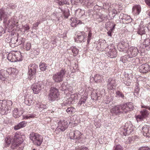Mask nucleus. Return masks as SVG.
<instances>
[{"label": "nucleus", "instance_id": "15", "mask_svg": "<svg viewBox=\"0 0 150 150\" xmlns=\"http://www.w3.org/2000/svg\"><path fill=\"white\" fill-rule=\"evenodd\" d=\"M138 51L137 48L132 47L129 49V51L128 52V55L130 58L136 56L138 54Z\"/></svg>", "mask_w": 150, "mask_h": 150}, {"label": "nucleus", "instance_id": "39", "mask_svg": "<svg viewBox=\"0 0 150 150\" xmlns=\"http://www.w3.org/2000/svg\"><path fill=\"white\" fill-rule=\"evenodd\" d=\"M145 27L140 26V28L138 31V33L141 35L144 34L145 33Z\"/></svg>", "mask_w": 150, "mask_h": 150}, {"label": "nucleus", "instance_id": "52", "mask_svg": "<svg viewBox=\"0 0 150 150\" xmlns=\"http://www.w3.org/2000/svg\"><path fill=\"white\" fill-rule=\"evenodd\" d=\"M92 33H91V31L90 30L88 34V40L87 41V43L88 44H89L90 40H91V39L92 38Z\"/></svg>", "mask_w": 150, "mask_h": 150}, {"label": "nucleus", "instance_id": "8", "mask_svg": "<svg viewBox=\"0 0 150 150\" xmlns=\"http://www.w3.org/2000/svg\"><path fill=\"white\" fill-rule=\"evenodd\" d=\"M44 86V84L42 82H39L33 84L31 88L34 93L38 94Z\"/></svg>", "mask_w": 150, "mask_h": 150}, {"label": "nucleus", "instance_id": "13", "mask_svg": "<svg viewBox=\"0 0 150 150\" xmlns=\"http://www.w3.org/2000/svg\"><path fill=\"white\" fill-rule=\"evenodd\" d=\"M110 112L113 115H117L121 113L120 106L119 105L114 106L110 109Z\"/></svg>", "mask_w": 150, "mask_h": 150}, {"label": "nucleus", "instance_id": "44", "mask_svg": "<svg viewBox=\"0 0 150 150\" xmlns=\"http://www.w3.org/2000/svg\"><path fill=\"white\" fill-rule=\"evenodd\" d=\"M84 12L83 10H82L80 9H78L76 11V14L79 16L80 17L83 16Z\"/></svg>", "mask_w": 150, "mask_h": 150}, {"label": "nucleus", "instance_id": "33", "mask_svg": "<svg viewBox=\"0 0 150 150\" xmlns=\"http://www.w3.org/2000/svg\"><path fill=\"white\" fill-rule=\"evenodd\" d=\"M85 4L87 6H93L96 3L95 0H85Z\"/></svg>", "mask_w": 150, "mask_h": 150}, {"label": "nucleus", "instance_id": "51", "mask_svg": "<svg viewBox=\"0 0 150 150\" xmlns=\"http://www.w3.org/2000/svg\"><path fill=\"white\" fill-rule=\"evenodd\" d=\"M98 96H99L100 97V96H103L105 95V90L104 89H102L101 90H98Z\"/></svg>", "mask_w": 150, "mask_h": 150}, {"label": "nucleus", "instance_id": "59", "mask_svg": "<svg viewBox=\"0 0 150 150\" xmlns=\"http://www.w3.org/2000/svg\"><path fill=\"white\" fill-rule=\"evenodd\" d=\"M124 75L125 78V79H126L127 80H128V79L129 78V76H130V77L131 76H132L131 74H129L127 73V71L124 72Z\"/></svg>", "mask_w": 150, "mask_h": 150}, {"label": "nucleus", "instance_id": "32", "mask_svg": "<svg viewBox=\"0 0 150 150\" xmlns=\"http://www.w3.org/2000/svg\"><path fill=\"white\" fill-rule=\"evenodd\" d=\"M84 38V36L82 34L80 33L79 35H77V37L75 38V41L77 42H80L83 40Z\"/></svg>", "mask_w": 150, "mask_h": 150}, {"label": "nucleus", "instance_id": "55", "mask_svg": "<svg viewBox=\"0 0 150 150\" xmlns=\"http://www.w3.org/2000/svg\"><path fill=\"white\" fill-rule=\"evenodd\" d=\"M150 43V41L148 39H146L145 40L144 42H143V44L145 45V47L148 46L149 45Z\"/></svg>", "mask_w": 150, "mask_h": 150}, {"label": "nucleus", "instance_id": "46", "mask_svg": "<svg viewBox=\"0 0 150 150\" xmlns=\"http://www.w3.org/2000/svg\"><path fill=\"white\" fill-rule=\"evenodd\" d=\"M75 111V108L73 107H69L66 110L67 112L69 114H71Z\"/></svg>", "mask_w": 150, "mask_h": 150}, {"label": "nucleus", "instance_id": "19", "mask_svg": "<svg viewBox=\"0 0 150 150\" xmlns=\"http://www.w3.org/2000/svg\"><path fill=\"white\" fill-rule=\"evenodd\" d=\"M141 10V6L139 5H135L132 8V12L135 15H139Z\"/></svg>", "mask_w": 150, "mask_h": 150}, {"label": "nucleus", "instance_id": "61", "mask_svg": "<svg viewBox=\"0 0 150 150\" xmlns=\"http://www.w3.org/2000/svg\"><path fill=\"white\" fill-rule=\"evenodd\" d=\"M138 150H150V149L147 146H143L140 147Z\"/></svg>", "mask_w": 150, "mask_h": 150}, {"label": "nucleus", "instance_id": "42", "mask_svg": "<svg viewBox=\"0 0 150 150\" xmlns=\"http://www.w3.org/2000/svg\"><path fill=\"white\" fill-rule=\"evenodd\" d=\"M132 76H129V78L128 79V80H127V79H125V81H124L123 82L127 86H129L131 84V79L132 78Z\"/></svg>", "mask_w": 150, "mask_h": 150}, {"label": "nucleus", "instance_id": "53", "mask_svg": "<svg viewBox=\"0 0 150 150\" xmlns=\"http://www.w3.org/2000/svg\"><path fill=\"white\" fill-rule=\"evenodd\" d=\"M113 150H123V148L120 145H117L114 146Z\"/></svg>", "mask_w": 150, "mask_h": 150}, {"label": "nucleus", "instance_id": "48", "mask_svg": "<svg viewBox=\"0 0 150 150\" xmlns=\"http://www.w3.org/2000/svg\"><path fill=\"white\" fill-rule=\"evenodd\" d=\"M24 49L27 51L30 50L31 47V44L30 42H28L26 43L24 46Z\"/></svg>", "mask_w": 150, "mask_h": 150}, {"label": "nucleus", "instance_id": "16", "mask_svg": "<svg viewBox=\"0 0 150 150\" xmlns=\"http://www.w3.org/2000/svg\"><path fill=\"white\" fill-rule=\"evenodd\" d=\"M23 136L20 132H16L14 136V140L18 144H21L23 142Z\"/></svg>", "mask_w": 150, "mask_h": 150}, {"label": "nucleus", "instance_id": "60", "mask_svg": "<svg viewBox=\"0 0 150 150\" xmlns=\"http://www.w3.org/2000/svg\"><path fill=\"white\" fill-rule=\"evenodd\" d=\"M109 8V5L108 3H105L103 4V9L107 10Z\"/></svg>", "mask_w": 150, "mask_h": 150}, {"label": "nucleus", "instance_id": "31", "mask_svg": "<svg viewBox=\"0 0 150 150\" xmlns=\"http://www.w3.org/2000/svg\"><path fill=\"white\" fill-rule=\"evenodd\" d=\"M14 53L15 57L16 59V62L22 61V57L21 53L20 51H15Z\"/></svg>", "mask_w": 150, "mask_h": 150}, {"label": "nucleus", "instance_id": "6", "mask_svg": "<svg viewBox=\"0 0 150 150\" xmlns=\"http://www.w3.org/2000/svg\"><path fill=\"white\" fill-rule=\"evenodd\" d=\"M134 126H133L130 121H128L125 125L123 128V134L125 136L129 135L133 131Z\"/></svg>", "mask_w": 150, "mask_h": 150}, {"label": "nucleus", "instance_id": "34", "mask_svg": "<svg viewBox=\"0 0 150 150\" xmlns=\"http://www.w3.org/2000/svg\"><path fill=\"white\" fill-rule=\"evenodd\" d=\"M36 105L37 107L42 110L45 109L47 108L46 105L43 104L38 101L36 102Z\"/></svg>", "mask_w": 150, "mask_h": 150}, {"label": "nucleus", "instance_id": "63", "mask_svg": "<svg viewBox=\"0 0 150 150\" xmlns=\"http://www.w3.org/2000/svg\"><path fill=\"white\" fill-rule=\"evenodd\" d=\"M115 25V24H114L113 25V28L110 29L109 32H107V34L108 36H112L111 31H113L114 27Z\"/></svg>", "mask_w": 150, "mask_h": 150}, {"label": "nucleus", "instance_id": "18", "mask_svg": "<svg viewBox=\"0 0 150 150\" xmlns=\"http://www.w3.org/2000/svg\"><path fill=\"white\" fill-rule=\"evenodd\" d=\"M107 51H108V52L106 54L109 57L113 58L117 57V52L115 49L114 48L112 49L110 48L109 49V51H108V50H107Z\"/></svg>", "mask_w": 150, "mask_h": 150}, {"label": "nucleus", "instance_id": "21", "mask_svg": "<svg viewBox=\"0 0 150 150\" xmlns=\"http://www.w3.org/2000/svg\"><path fill=\"white\" fill-rule=\"evenodd\" d=\"M60 89L62 91H69L72 90V88L69 86V85L66 82H64L62 83L61 85V87L60 88Z\"/></svg>", "mask_w": 150, "mask_h": 150}, {"label": "nucleus", "instance_id": "11", "mask_svg": "<svg viewBox=\"0 0 150 150\" xmlns=\"http://www.w3.org/2000/svg\"><path fill=\"white\" fill-rule=\"evenodd\" d=\"M33 66H28L29 75L28 79L30 81L31 80H34L36 77L35 74L36 70L35 68H34Z\"/></svg>", "mask_w": 150, "mask_h": 150}, {"label": "nucleus", "instance_id": "45", "mask_svg": "<svg viewBox=\"0 0 150 150\" xmlns=\"http://www.w3.org/2000/svg\"><path fill=\"white\" fill-rule=\"evenodd\" d=\"M72 51L73 53V55L76 56L78 53L79 50L75 47H73L72 48Z\"/></svg>", "mask_w": 150, "mask_h": 150}, {"label": "nucleus", "instance_id": "22", "mask_svg": "<svg viewBox=\"0 0 150 150\" xmlns=\"http://www.w3.org/2000/svg\"><path fill=\"white\" fill-rule=\"evenodd\" d=\"M8 73L7 71L4 70H1L0 71V79L2 81H4L7 79Z\"/></svg>", "mask_w": 150, "mask_h": 150}, {"label": "nucleus", "instance_id": "47", "mask_svg": "<svg viewBox=\"0 0 150 150\" xmlns=\"http://www.w3.org/2000/svg\"><path fill=\"white\" fill-rule=\"evenodd\" d=\"M135 118L138 122L142 121L144 119V118L140 114L136 116Z\"/></svg>", "mask_w": 150, "mask_h": 150}, {"label": "nucleus", "instance_id": "43", "mask_svg": "<svg viewBox=\"0 0 150 150\" xmlns=\"http://www.w3.org/2000/svg\"><path fill=\"white\" fill-rule=\"evenodd\" d=\"M13 117L16 118L18 117L20 115L18 112V111L17 109H15L13 111Z\"/></svg>", "mask_w": 150, "mask_h": 150}, {"label": "nucleus", "instance_id": "17", "mask_svg": "<svg viewBox=\"0 0 150 150\" xmlns=\"http://www.w3.org/2000/svg\"><path fill=\"white\" fill-rule=\"evenodd\" d=\"M142 129L143 135L145 137H150V126L145 125L142 127Z\"/></svg>", "mask_w": 150, "mask_h": 150}, {"label": "nucleus", "instance_id": "27", "mask_svg": "<svg viewBox=\"0 0 150 150\" xmlns=\"http://www.w3.org/2000/svg\"><path fill=\"white\" fill-rule=\"evenodd\" d=\"M113 96H112L111 94H109L103 99L104 102L106 104H108L113 100Z\"/></svg>", "mask_w": 150, "mask_h": 150}, {"label": "nucleus", "instance_id": "26", "mask_svg": "<svg viewBox=\"0 0 150 150\" xmlns=\"http://www.w3.org/2000/svg\"><path fill=\"white\" fill-rule=\"evenodd\" d=\"M7 59L11 62H16V59L15 57L14 52H13L11 53H9L8 55Z\"/></svg>", "mask_w": 150, "mask_h": 150}, {"label": "nucleus", "instance_id": "25", "mask_svg": "<svg viewBox=\"0 0 150 150\" xmlns=\"http://www.w3.org/2000/svg\"><path fill=\"white\" fill-rule=\"evenodd\" d=\"M70 20L71 21V25L72 27H75L77 25L81 23V21L74 18L73 17L71 18Z\"/></svg>", "mask_w": 150, "mask_h": 150}, {"label": "nucleus", "instance_id": "20", "mask_svg": "<svg viewBox=\"0 0 150 150\" xmlns=\"http://www.w3.org/2000/svg\"><path fill=\"white\" fill-rule=\"evenodd\" d=\"M98 90H93L91 92V99L93 100H98L100 99L99 98L100 96H98Z\"/></svg>", "mask_w": 150, "mask_h": 150}, {"label": "nucleus", "instance_id": "38", "mask_svg": "<svg viewBox=\"0 0 150 150\" xmlns=\"http://www.w3.org/2000/svg\"><path fill=\"white\" fill-rule=\"evenodd\" d=\"M140 115L145 118L148 115L149 113L146 109H144L143 110L140 111Z\"/></svg>", "mask_w": 150, "mask_h": 150}, {"label": "nucleus", "instance_id": "37", "mask_svg": "<svg viewBox=\"0 0 150 150\" xmlns=\"http://www.w3.org/2000/svg\"><path fill=\"white\" fill-rule=\"evenodd\" d=\"M103 78V76L98 74H96L93 77V79L96 82H98Z\"/></svg>", "mask_w": 150, "mask_h": 150}, {"label": "nucleus", "instance_id": "58", "mask_svg": "<svg viewBox=\"0 0 150 150\" xmlns=\"http://www.w3.org/2000/svg\"><path fill=\"white\" fill-rule=\"evenodd\" d=\"M71 102H69L67 100L66 101L64 102L63 103H62V106H66L68 105L71 104Z\"/></svg>", "mask_w": 150, "mask_h": 150}, {"label": "nucleus", "instance_id": "29", "mask_svg": "<svg viewBox=\"0 0 150 150\" xmlns=\"http://www.w3.org/2000/svg\"><path fill=\"white\" fill-rule=\"evenodd\" d=\"M24 103L26 105H30L33 103V101L32 98H29V96H26L25 97L24 101Z\"/></svg>", "mask_w": 150, "mask_h": 150}, {"label": "nucleus", "instance_id": "35", "mask_svg": "<svg viewBox=\"0 0 150 150\" xmlns=\"http://www.w3.org/2000/svg\"><path fill=\"white\" fill-rule=\"evenodd\" d=\"M36 115L34 113L28 114L25 115L23 116V118L25 119H30V118H33L35 117Z\"/></svg>", "mask_w": 150, "mask_h": 150}, {"label": "nucleus", "instance_id": "62", "mask_svg": "<svg viewBox=\"0 0 150 150\" xmlns=\"http://www.w3.org/2000/svg\"><path fill=\"white\" fill-rule=\"evenodd\" d=\"M16 142L17 143L15 142L12 143V146L11 147L12 148H14L19 146V144H18V142Z\"/></svg>", "mask_w": 150, "mask_h": 150}, {"label": "nucleus", "instance_id": "2", "mask_svg": "<svg viewBox=\"0 0 150 150\" xmlns=\"http://www.w3.org/2000/svg\"><path fill=\"white\" fill-rule=\"evenodd\" d=\"M12 102L10 100H0V109L3 112V114H6L10 112Z\"/></svg>", "mask_w": 150, "mask_h": 150}, {"label": "nucleus", "instance_id": "50", "mask_svg": "<svg viewBox=\"0 0 150 150\" xmlns=\"http://www.w3.org/2000/svg\"><path fill=\"white\" fill-rule=\"evenodd\" d=\"M139 88L137 86H136L134 92V95L135 96L137 97L139 95Z\"/></svg>", "mask_w": 150, "mask_h": 150}, {"label": "nucleus", "instance_id": "36", "mask_svg": "<svg viewBox=\"0 0 150 150\" xmlns=\"http://www.w3.org/2000/svg\"><path fill=\"white\" fill-rule=\"evenodd\" d=\"M120 62L121 65H126L127 64L128 61L125 57L123 56L121 57Z\"/></svg>", "mask_w": 150, "mask_h": 150}, {"label": "nucleus", "instance_id": "14", "mask_svg": "<svg viewBox=\"0 0 150 150\" xmlns=\"http://www.w3.org/2000/svg\"><path fill=\"white\" fill-rule=\"evenodd\" d=\"M6 71H7L8 74H9L10 78L13 77L12 78H11L12 79H14L15 78L18 72L16 70L15 68H12V67L7 69Z\"/></svg>", "mask_w": 150, "mask_h": 150}, {"label": "nucleus", "instance_id": "57", "mask_svg": "<svg viewBox=\"0 0 150 150\" xmlns=\"http://www.w3.org/2000/svg\"><path fill=\"white\" fill-rule=\"evenodd\" d=\"M5 14L4 10L3 8L0 9V18L4 17Z\"/></svg>", "mask_w": 150, "mask_h": 150}, {"label": "nucleus", "instance_id": "5", "mask_svg": "<svg viewBox=\"0 0 150 150\" xmlns=\"http://www.w3.org/2000/svg\"><path fill=\"white\" fill-rule=\"evenodd\" d=\"M66 71L65 69H62L59 72H57L53 75L52 79L53 80L56 82H59L63 80Z\"/></svg>", "mask_w": 150, "mask_h": 150}, {"label": "nucleus", "instance_id": "10", "mask_svg": "<svg viewBox=\"0 0 150 150\" xmlns=\"http://www.w3.org/2000/svg\"><path fill=\"white\" fill-rule=\"evenodd\" d=\"M116 81L113 78H110L108 79L107 84L108 89L109 90L115 89L116 87Z\"/></svg>", "mask_w": 150, "mask_h": 150}, {"label": "nucleus", "instance_id": "54", "mask_svg": "<svg viewBox=\"0 0 150 150\" xmlns=\"http://www.w3.org/2000/svg\"><path fill=\"white\" fill-rule=\"evenodd\" d=\"M117 47L118 49H120L122 50V51L125 48L124 45L122 43H119ZM120 51H121V50H120Z\"/></svg>", "mask_w": 150, "mask_h": 150}, {"label": "nucleus", "instance_id": "49", "mask_svg": "<svg viewBox=\"0 0 150 150\" xmlns=\"http://www.w3.org/2000/svg\"><path fill=\"white\" fill-rule=\"evenodd\" d=\"M58 3L60 5H63L64 4H68V0H58Z\"/></svg>", "mask_w": 150, "mask_h": 150}, {"label": "nucleus", "instance_id": "41", "mask_svg": "<svg viewBox=\"0 0 150 150\" xmlns=\"http://www.w3.org/2000/svg\"><path fill=\"white\" fill-rule=\"evenodd\" d=\"M11 138L9 136H7L5 139L4 141L7 144V145L8 146L10 144L11 142Z\"/></svg>", "mask_w": 150, "mask_h": 150}, {"label": "nucleus", "instance_id": "9", "mask_svg": "<svg viewBox=\"0 0 150 150\" xmlns=\"http://www.w3.org/2000/svg\"><path fill=\"white\" fill-rule=\"evenodd\" d=\"M120 106V109L121 113H127L133 110V106L132 103H127L125 104H122L119 105Z\"/></svg>", "mask_w": 150, "mask_h": 150}, {"label": "nucleus", "instance_id": "12", "mask_svg": "<svg viewBox=\"0 0 150 150\" xmlns=\"http://www.w3.org/2000/svg\"><path fill=\"white\" fill-rule=\"evenodd\" d=\"M88 98L87 95L85 94L82 95L78 103L79 106H83L84 108L87 106L86 100Z\"/></svg>", "mask_w": 150, "mask_h": 150}, {"label": "nucleus", "instance_id": "3", "mask_svg": "<svg viewBox=\"0 0 150 150\" xmlns=\"http://www.w3.org/2000/svg\"><path fill=\"white\" fill-rule=\"evenodd\" d=\"M69 125L68 122L64 120H60L58 122V126L55 131V133L57 135L61 134L68 128Z\"/></svg>", "mask_w": 150, "mask_h": 150}, {"label": "nucleus", "instance_id": "7", "mask_svg": "<svg viewBox=\"0 0 150 150\" xmlns=\"http://www.w3.org/2000/svg\"><path fill=\"white\" fill-rule=\"evenodd\" d=\"M59 96V93L58 89L54 88H52L48 95V99L51 101L57 100Z\"/></svg>", "mask_w": 150, "mask_h": 150}, {"label": "nucleus", "instance_id": "24", "mask_svg": "<svg viewBox=\"0 0 150 150\" xmlns=\"http://www.w3.org/2000/svg\"><path fill=\"white\" fill-rule=\"evenodd\" d=\"M26 124L27 122L25 121L21 122L18 124L15 125L14 127V129L15 130H18L26 126Z\"/></svg>", "mask_w": 150, "mask_h": 150}, {"label": "nucleus", "instance_id": "4", "mask_svg": "<svg viewBox=\"0 0 150 150\" xmlns=\"http://www.w3.org/2000/svg\"><path fill=\"white\" fill-rule=\"evenodd\" d=\"M83 134L79 130H76L71 132L69 137L71 139L74 140L77 143H81L83 139Z\"/></svg>", "mask_w": 150, "mask_h": 150}, {"label": "nucleus", "instance_id": "28", "mask_svg": "<svg viewBox=\"0 0 150 150\" xmlns=\"http://www.w3.org/2000/svg\"><path fill=\"white\" fill-rule=\"evenodd\" d=\"M139 69L141 73H145L150 70V66H139Z\"/></svg>", "mask_w": 150, "mask_h": 150}, {"label": "nucleus", "instance_id": "30", "mask_svg": "<svg viewBox=\"0 0 150 150\" xmlns=\"http://www.w3.org/2000/svg\"><path fill=\"white\" fill-rule=\"evenodd\" d=\"M98 44L100 45V48L103 50L105 49L108 46V44L105 40H100Z\"/></svg>", "mask_w": 150, "mask_h": 150}, {"label": "nucleus", "instance_id": "64", "mask_svg": "<svg viewBox=\"0 0 150 150\" xmlns=\"http://www.w3.org/2000/svg\"><path fill=\"white\" fill-rule=\"evenodd\" d=\"M63 14L65 18H67L69 16V13L68 12H65L63 11Z\"/></svg>", "mask_w": 150, "mask_h": 150}, {"label": "nucleus", "instance_id": "23", "mask_svg": "<svg viewBox=\"0 0 150 150\" xmlns=\"http://www.w3.org/2000/svg\"><path fill=\"white\" fill-rule=\"evenodd\" d=\"M78 95L79 94L77 93L72 94L71 95L70 97L67 100L69 102H71V104H73L75 102V100H77L79 98Z\"/></svg>", "mask_w": 150, "mask_h": 150}, {"label": "nucleus", "instance_id": "1", "mask_svg": "<svg viewBox=\"0 0 150 150\" xmlns=\"http://www.w3.org/2000/svg\"><path fill=\"white\" fill-rule=\"evenodd\" d=\"M30 140L32 141L33 144L37 146H40L43 141L42 137L38 134L32 132L29 135Z\"/></svg>", "mask_w": 150, "mask_h": 150}, {"label": "nucleus", "instance_id": "40", "mask_svg": "<svg viewBox=\"0 0 150 150\" xmlns=\"http://www.w3.org/2000/svg\"><path fill=\"white\" fill-rule=\"evenodd\" d=\"M115 94V97H116L124 98L125 97L122 93L119 91H117L116 92Z\"/></svg>", "mask_w": 150, "mask_h": 150}, {"label": "nucleus", "instance_id": "56", "mask_svg": "<svg viewBox=\"0 0 150 150\" xmlns=\"http://www.w3.org/2000/svg\"><path fill=\"white\" fill-rule=\"evenodd\" d=\"M23 28L24 30L25 31H28V30L30 29V27L29 25L26 24L25 25H24L23 26Z\"/></svg>", "mask_w": 150, "mask_h": 150}]
</instances>
